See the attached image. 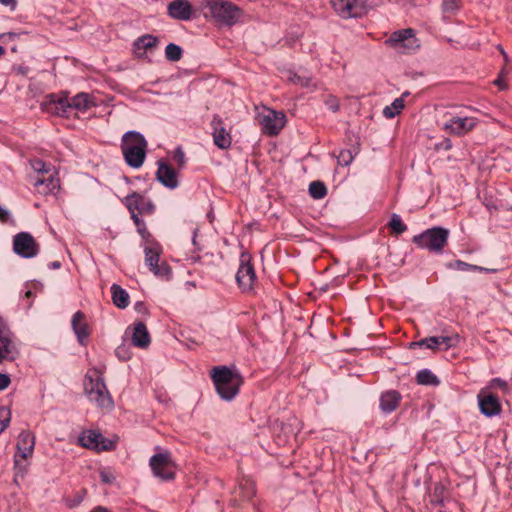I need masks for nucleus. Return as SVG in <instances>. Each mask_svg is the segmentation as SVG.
Instances as JSON below:
<instances>
[{"instance_id":"1","label":"nucleus","mask_w":512,"mask_h":512,"mask_svg":"<svg viewBox=\"0 0 512 512\" xmlns=\"http://www.w3.org/2000/svg\"><path fill=\"white\" fill-rule=\"evenodd\" d=\"M84 392L88 399L94 402L100 409L110 411L114 408L113 398L99 369L94 368L86 374Z\"/></svg>"},{"instance_id":"2","label":"nucleus","mask_w":512,"mask_h":512,"mask_svg":"<svg viewBox=\"0 0 512 512\" xmlns=\"http://www.w3.org/2000/svg\"><path fill=\"white\" fill-rule=\"evenodd\" d=\"M211 378L218 395L225 401L234 399L243 383L242 376L227 366L213 367Z\"/></svg>"},{"instance_id":"3","label":"nucleus","mask_w":512,"mask_h":512,"mask_svg":"<svg viewBox=\"0 0 512 512\" xmlns=\"http://www.w3.org/2000/svg\"><path fill=\"white\" fill-rule=\"evenodd\" d=\"M147 141L134 130L126 132L121 139V151L126 163L132 168H140L146 158Z\"/></svg>"},{"instance_id":"4","label":"nucleus","mask_w":512,"mask_h":512,"mask_svg":"<svg viewBox=\"0 0 512 512\" xmlns=\"http://www.w3.org/2000/svg\"><path fill=\"white\" fill-rule=\"evenodd\" d=\"M449 238V230L443 227H433L415 235L412 242L420 249L433 253H442Z\"/></svg>"},{"instance_id":"5","label":"nucleus","mask_w":512,"mask_h":512,"mask_svg":"<svg viewBox=\"0 0 512 512\" xmlns=\"http://www.w3.org/2000/svg\"><path fill=\"white\" fill-rule=\"evenodd\" d=\"M207 7L213 19L224 26H233L243 14L238 6L226 0H211Z\"/></svg>"},{"instance_id":"6","label":"nucleus","mask_w":512,"mask_h":512,"mask_svg":"<svg viewBox=\"0 0 512 512\" xmlns=\"http://www.w3.org/2000/svg\"><path fill=\"white\" fill-rule=\"evenodd\" d=\"M398 53L406 54L416 51L420 47L412 28L395 31L385 42Z\"/></svg>"},{"instance_id":"7","label":"nucleus","mask_w":512,"mask_h":512,"mask_svg":"<svg viewBox=\"0 0 512 512\" xmlns=\"http://www.w3.org/2000/svg\"><path fill=\"white\" fill-rule=\"evenodd\" d=\"M161 253L162 248L157 243L146 246L144 249L145 264L155 276L168 280L172 270L167 262L160 261Z\"/></svg>"},{"instance_id":"8","label":"nucleus","mask_w":512,"mask_h":512,"mask_svg":"<svg viewBox=\"0 0 512 512\" xmlns=\"http://www.w3.org/2000/svg\"><path fill=\"white\" fill-rule=\"evenodd\" d=\"M149 465L155 477H158L163 481L174 479L175 465L169 452L165 451L154 454L150 458Z\"/></svg>"},{"instance_id":"9","label":"nucleus","mask_w":512,"mask_h":512,"mask_svg":"<svg viewBox=\"0 0 512 512\" xmlns=\"http://www.w3.org/2000/svg\"><path fill=\"white\" fill-rule=\"evenodd\" d=\"M78 442L81 446L96 451H110L113 450L116 445L115 441L93 430L82 432L78 438Z\"/></svg>"},{"instance_id":"10","label":"nucleus","mask_w":512,"mask_h":512,"mask_svg":"<svg viewBox=\"0 0 512 512\" xmlns=\"http://www.w3.org/2000/svg\"><path fill=\"white\" fill-rule=\"evenodd\" d=\"M250 260L251 257L248 253H242L240 256V266L236 274L238 286L244 292L251 291L256 280L255 270Z\"/></svg>"},{"instance_id":"11","label":"nucleus","mask_w":512,"mask_h":512,"mask_svg":"<svg viewBox=\"0 0 512 512\" xmlns=\"http://www.w3.org/2000/svg\"><path fill=\"white\" fill-rule=\"evenodd\" d=\"M13 250L22 258H33L39 252V245L28 232H20L13 238Z\"/></svg>"},{"instance_id":"12","label":"nucleus","mask_w":512,"mask_h":512,"mask_svg":"<svg viewBox=\"0 0 512 512\" xmlns=\"http://www.w3.org/2000/svg\"><path fill=\"white\" fill-rule=\"evenodd\" d=\"M477 122L474 117L451 116L442 124L441 129L447 134L461 136L470 132L477 125Z\"/></svg>"},{"instance_id":"13","label":"nucleus","mask_w":512,"mask_h":512,"mask_svg":"<svg viewBox=\"0 0 512 512\" xmlns=\"http://www.w3.org/2000/svg\"><path fill=\"white\" fill-rule=\"evenodd\" d=\"M262 131L270 136L277 135L285 126L286 116L281 111L267 110L259 116Z\"/></svg>"},{"instance_id":"14","label":"nucleus","mask_w":512,"mask_h":512,"mask_svg":"<svg viewBox=\"0 0 512 512\" xmlns=\"http://www.w3.org/2000/svg\"><path fill=\"white\" fill-rule=\"evenodd\" d=\"M429 503L436 512H445V509L453 505L454 501L451 500L446 486L438 482L434 484L433 490L429 494Z\"/></svg>"},{"instance_id":"15","label":"nucleus","mask_w":512,"mask_h":512,"mask_svg":"<svg viewBox=\"0 0 512 512\" xmlns=\"http://www.w3.org/2000/svg\"><path fill=\"white\" fill-rule=\"evenodd\" d=\"M35 446V437L30 431H22L18 436L17 452L14 456L15 466L20 465L22 459L32 456Z\"/></svg>"},{"instance_id":"16","label":"nucleus","mask_w":512,"mask_h":512,"mask_svg":"<svg viewBox=\"0 0 512 512\" xmlns=\"http://www.w3.org/2000/svg\"><path fill=\"white\" fill-rule=\"evenodd\" d=\"M125 205L131 214H151L153 213L155 206L152 201L145 198L139 193H132L125 198Z\"/></svg>"},{"instance_id":"17","label":"nucleus","mask_w":512,"mask_h":512,"mask_svg":"<svg viewBox=\"0 0 512 512\" xmlns=\"http://www.w3.org/2000/svg\"><path fill=\"white\" fill-rule=\"evenodd\" d=\"M13 337L12 332L0 317V348L3 349L6 355H8V360L11 361L15 360L19 355V351Z\"/></svg>"},{"instance_id":"18","label":"nucleus","mask_w":512,"mask_h":512,"mask_svg":"<svg viewBox=\"0 0 512 512\" xmlns=\"http://www.w3.org/2000/svg\"><path fill=\"white\" fill-rule=\"evenodd\" d=\"M330 2L336 14L343 19L357 17L361 13L359 0H330Z\"/></svg>"},{"instance_id":"19","label":"nucleus","mask_w":512,"mask_h":512,"mask_svg":"<svg viewBox=\"0 0 512 512\" xmlns=\"http://www.w3.org/2000/svg\"><path fill=\"white\" fill-rule=\"evenodd\" d=\"M167 14L174 20L188 21L193 16V8L188 0H174L168 4Z\"/></svg>"},{"instance_id":"20","label":"nucleus","mask_w":512,"mask_h":512,"mask_svg":"<svg viewBox=\"0 0 512 512\" xmlns=\"http://www.w3.org/2000/svg\"><path fill=\"white\" fill-rule=\"evenodd\" d=\"M156 179L165 187L174 189L178 186V176L176 170L169 164L158 161Z\"/></svg>"},{"instance_id":"21","label":"nucleus","mask_w":512,"mask_h":512,"mask_svg":"<svg viewBox=\"0 0 512 512\" xmlns=\"http://www.w3.org/2000/svg\"><path fill=\"white\" fill-rule=\"evenodd\" d=\"M34 187L41 194H49L54 192L60 187V181L56 177V172L53 171L46 175L38 176L34 181Z\"/></svg>"},{"instance_id":"22","label":"nucleus","mask_w":512,"mask_h":512,"mask_svg":"<svg viewBox=\"0 0 512 512\" xmlns=\"http://www.w3.org/2000/svg\"><path fill=\"white\" fill-rule=\"evenodd\" d=\"M213 126V139L216 146L221 149H226L231 145V136L226 131L220 119L214 118L212 121Z\"/></svg>"},{"instance_id":"23","label":"nucleus","mask_w":512,"mask_h":512,"mask_svg":"<svg viewBox=\"0 0 512 512\" xmlns=\"http://www.w3.org/2000/svg\"><path fill=\"white\" fill-rule=\"evenodd\" d=\"M479 398V408L485 416L491 417L500 413L501 406L497 396L495 395H486V396H478Z\"/></svg>"},{"instance_id":"24","label":"nucleus","mask_w":512,"mask_h":512,"mask_svg":"<svg viewBox=\"0 0 512 512\" xmlns=\"http://www.w3.org/2000/svg\"><path fill=\"white\" fill-rule=\"evenodd\" d=\"M131 341L134 346L142 349H145L150 345V334L143 322H137L134 324Z\"/></svg>"},{"instance_id":"25","label":"nucleus","mask_w":512,"mask_h":512,"mask_svg":"<svg viewBox=\"0 0 512 512\" xmlns=\"http://www.w3.org/2000/svg\"><path fill=\"white\" fill-rule=\"evenodd\" d=\"M158 42V38L150 34H145L139 37L133 44L135 55L138 58L144 57L145 52L149 49L155 48Z\"/></svg>"},{"instance_id":"26","label":"nucleus","mask_w":512,"mask_h":512,"mask_svg":"<svg viewBox=\"0 0 512 512\" xmlns=\"http://www.w3.org/2000/svg\"><path fill=\"white\" fill-rule=\"evenodd\" d=\"M401 400V395L396 390H389L384 392L380 397V408L385 413L394 411Z\"/></svg>"},{"instance_id":"27","label":"nucleus","mask_w":512,"mask_h":512,"mask_svg":"<svg viewBox=\"0 0 512 512\" xmlns=\"http://www.w3.org/2000/svg\"><path fill=\"white\" fill-rule=\"evenodd\" d=\"M71 324L78 341L83 344L84 340L89 336L88 326L85 322L84 313L77 311L72 317Z\"/></svg>"},{"instance_id":"28","label":"nucleus","mask_w":512,"mask_h":512,"mask_svg":"<svg viewBox=\"0 0 512 512\" xmlns=\"http://www.w3.org/2000/svg\"><path fill=\"white\" fill-rule=\"evenodd\" d=\"M112 300L116 307L124 309L129 304V294L121 286L113 284L111 286Z\"/></svg>"},{"instance_id":"29","label":"nucleus","mask_w":512,"mask_h":512,"mask_svg":"<svg viewBox=\"0 0 512 512\" xmlns=\"http://www.w3.org/2000/svg\"><path fill=\"white\" fill-rule=\"evenodd\" d=\"M238 490L242 501L251 500L256 493L255 483L249 478H243L239 482Z\"/></svg>"},{"instance_id":"30","label":"nucleus","mask_w":512,"mask_h":512,"mask_svg":"<svg viewBox=\"0 0 512 512\" xmlns=\"http://www.w3.org/2000/svg\"><path fill=\"white\" fill-rule=\"evenodd\" d=\"M93 105L92 97L87 93H79L71 99V107L78 111H86Z\"/></svg>"},{"instance_id":"31","label":"nucleus","mask_w":512,"mask_h":512,"mask_svg":"<svg viewBox=\"0 0 512 512\" xmlns=\"http://www.w3.org/2000/svg\"><path fill=\"white\" fill-rule=\"evenodd\" d=\"M409 93L405 92L401 97L396 98L390 106H386L383 109V115L388 118H394L396 115L400 114V112L403 110L405 104H404V96H407Z\"/></svg>"},{"instance_id":"32","label":"nucleus","mask_w":512,"mask_h":512,"mask_svg":"<svg viewBox=\"0 0 512 512\" xmlns=\"http://www.w3.org/2000/svg\"><path fill=\"white\" fill-rule=\"evenodd\" d=\"M417 383L420 385L437 386L440 381L429 369L420 370L416 375Z\"/></svg>"},{"instance_id":"33","label":"nucleus","mask_w":512,"mask_h":512,"mask_svg":"<svg viewBox=\"0 0 512 512\" xmlns=\"http://www.w3.org/2000/svg\"><path fill=\"white\" fill-rule=\"evenodd\" d=\"M309 193L314 199H322L327 194V188L321 181H313L309 185Z\"/></svg>"},{"instance_id":"34","label":"nucleus","mask_w":512,"mask_h":512,"mask_svg":"<svg viewBox=\"0 0 512 512\" xmlns=\"http://www.w3.org/2000/svg\"><path fill=\"white\" fill-rule=\"evenodd\" d=\"M165 57L167 60L177 62L182 58V49L179 45L169 43L165 48Z\"/></svg>"},{"instance_id":"35","label":"nucleus","mask_w":512,"mask_h":512,"mask_svg":"<svg viewBox=\"0 0 512 512\" xmlns=\"http://www.w3.org/2000/svg\"><path fill=\"white\" fill-rule=\"evenodd\" d=\"M30 165L32 169L37 172L38 176L47 175L53 171H55L54 167L51 165H47L40 159H34L30 161Z\"/></svg>"},{"instance_id":"36","label":"nucleus","mask_w":512,"mask_h":512,"mask_svg":"<svg viewBox=\"0 0 512 512\" xmlns=\"http://www.w3.org/2000/svg\"><path fill=\"white\" fill-rule=\"evenodd\" d=\"M450 268L457 269L460 271H468V270H478V271H487V272H494V269H486L477 265H472L469 263H466L461 260H456L453 264L449 265Z\"/></svg>"},{"instance_id":"37","label":"nucleus","mask_w":512,"mask_h":512,"mask_svg":"<svg viewBox=\"0 0 512 512\" xmlns=\"http://www.w3.org/2000/svg\"><path fill=\"white\" fill-rule=\"evenodd\" d=\"M388 225L392 232L397 235H400L407 230L406 224L402 222V219L398 214H392Z\"/></svg>"},{"instance_id":"38","label":"nucleus","mask_w":512,"mask_h":512,"mask_svg":"<svg viewBox=\"0 0 512 512\" xmlns=\"http://www.w3.org/2000/svg\"><path fill=\"white\" fill-rule=\"evenodd\" d=\"M288 80L301 87H309L312 84V78L307 75H299L295 72H289Z\"/></svg>"},{"instance_id":"39","label":"nucleus","mask_w":512,"mask_h":512,"mask_svg":"<svg viewBox=\"0 0 512 512\" xmlns=\"http://www.w3.org/2000/svg\"><path fill=\"white\" fill-rule=\"evenodd\" d=\"M437 338L439 342V348L443 350L455 347L459 343V336L457 334L454 336H437Z\"/></svg>"},{"instance_id":"40","label":"nucleus","mask_w":512,"mask_h":512,"mask_svg":"<svg viewBox=\"0 0 512 512\" xmlns=\"http://www.w3.org/2000/svg\"><path fill=\"white\" fill-rule=\"evenodd\" d=\"M410 346H411V348H413L415 346H419V347L425 346L426 348L432 349V350L440 349L437 336L425 338L418 342H412L410 344Z\"/></svg>"},{"instance_id":"41","label":"nucleus","mask_w":512,"mask_h":512,"mask_svg":"<svg viewBox=\"0 0 512 512\" xmlns=\"http://www.w3.org/2000/svg\"><path fill=\"white\" fill-rule=\"evenodd\" d=\"M131 218L134 222V224L136 225L137 227V230L139 232V234L145 238L146 235H148V232L146 230V225L144 223V221L142 219L139 218L138 214L137 213H133L131 214Z\"/></svg>"},{"instance_id":"42","label":"nucleus","mask_w":512,"mask_h":512,"mask_svg":"<svg viewBox=\"0 0 512 512\" xmlns=\"http://www.w3.org/2000/svg\"><path fill=\"white\" fill-rule=\"evenodd\" d=\"M71 100L60 98L57 102L56 110L58 115H64L71 109Z\"/></svg>"},{"instance_id":"43","label":"nucleus","mask_w":512,"mask_h":512,"mask_svg":"<svg viewBox=\"0 0 512 512\" xmlns=\"http://www.w3.org/2000/svg\"><path fill=\"white\" fill-rule=\"evenodd\" d=\"M461 0H443L442 7L445 12H454L459 8Z\"/></svg>"},{"instance_id":"44","label":"nucleus","mask_w":512,"mask_h":512,"mask_svg":"<svg viewBox=\"0 0 512 512\" xmlns=\"http://www.w3.org/2000/svg\"><path fill=\"white\" fill-rule=\"evenodd\" d=\"M174 160L177 162L178 166L180 168H182L184 165H185V154L183 152V150L178 147L175 151H174V156H173Z\"/></svg>"},{"instance_id":"45","label":"nucleus","mask_w":512,"mask_h":512,"mask_svg":"<svg viewBox=\"0 0 512 512\" xmlns=\"http://www.w3.org/2000/svg\"><path fill=\"white\" fill-rule=\"evenodd\" d=\"M10 422V411L6 408L0 409V423L6 424L8 426Z\"/></svg>"},{"instance_id":"46","label":"nucleus","mask_w":512,"mask_h":512,"mask_svg":"<svg viewBox=\"0 0 512 512\" xmlns=\"http://www.w3.org/2000/svg\"><path fill=\"white\" fill-rule=\"evenodd\" d=\"M11 383L10 377L8 374L0 373V390L6 389Z\"/></svg>"},{"instance_id":"47","label":"nucleus","mask_w":512,"mask_h":512,"mask_svg":"<svg viewBox=\"0 0 512 512\" xmlns=\"http://www.w3.org/2000/svg\"><path fill=\"white\" fill-rule=\"evenodd\" d=\"M326 105L333 112H336L339 110V103L335 98L328 99L326 101Z\"/></svg>"},{"instance_id":"48","label":"nucleus","mask_w":512,"mask_h":512,"mask_svg":"<svg viewBox=\"0 0 512 512\" xmlns=\"http://www.w3.org/2000/svg\"><path fill=\"white\" fill-rule=\"evenodd\" d=\"M134 309L139 312V313H143V314H147L148 310L146 308V306L144 305L143 302H137L135 303L134 305Z\"/></svg>"},{"instance_id":"49","label":"nucleus","mask_w":512,"mask_h":512,"mask_svg":"<svg viewBox=\"0 0 512 512\" xmlns=\"http://www.w3.org/2000/svg\"><path fill=\"white\" fill-rule=\"evenodd\" d=\"M100 478L104 483H111L113 481L112 475L105 471H101Z\"/></svg>"},{"instance_id":"50","label":"nucleus","mask_w":512,"mask_h":512,"mask_svg":"<svg viewBox=\"0 0 512 512\" xmlns=\"http://www.w3.org/2000/svg\"><path fill=\"white\" fill-rule=\"evenodd\" d=\"M8 218H9L8 210H6L2 206H0V221L1 222H6L8 220Z\"/></svg>"},{"instance_id":"51","label":"nucleus","mask_w":512,"mask_h":512,"mask_svg":"<svg viewBox=\"0 0 512 512\" xmlns=\"http://www.w3.org/2000/svg\"><path fill=\"white\" fill-rule=\"evenodd\" d=\"M125 353H126V348H125V346L118 347V348L116 349V355H117L120 359H122V360H126V359H128V357H126V356H125Z\"/></svg>"},{"instance_id":"52","label":"nucleus","mask_w":512,"mask_h":512,"mask_svg":"<svg viewBox=\"0 0 512 512\" xmlns=\"http://www.w3.org/2000/svg\"><path fill=\"white\" fill-rule=\"evenodd\" d=\"M0 3L4 6H9L11 8V10H14L17 5L16 0H0Z\"/></svg>"},{"instance_id":"53","label":"nucleus","mask_w":512,"mask_h":512,"mask_svg":"<svg viewBox=\"0 0 512 512\" xmlns=\"http://www.w3.org/2000/svg\"><path fill=\"white\" fill-rule=\"evenodd\" d=\"M492 383L496 386H499V387H506V383L505 381H503L502 379L500 378H495L493 379Z\"/></svg>"},{"instance_id":"54","label":"nucleus","mask_w":512,"mask_h":512,"mask_svg":"<svg viewBox=\"0 0 512 512\" xmlns=\"http://www.w3.org/2000/svg\"><path fill=\"white\" fill-rule=\"evenodd\" d=\"M494 84L497 85L500 89H504L505 88V85H504V82H503V79L501 77H498L495 81H494Z\"/></svg>"},{"instance_id":"55","label":"nucleus","mask_w":512,"mask_h":512,"mask_svg":"<svg viewBox=\"0 0 512 512\" xmlns=\"http://www.w3.org/2000/svg\"><path fill=\"white\" fill-rule=\"evenodd\" d=\"M61 263L59 261H53L49 264V267L52 269H58L60 268Z\"/></svg>"},{"instance_id":"56","label":"nucleus","mask_w":512,"mask_h":512,"mask_svg":"<svg viewBox=\"0 0 512 512\" xmlns=\"http://www.w3.org/2000/svg\"><path fill=\"white\" fill-rule=\"evenodd\" d=\"M5 359L8 360V355H6V353L3 351V349L0 348V362H2Z\"/></svg>"},{"instance_id":"57","label":"nucleus","mask_w":512,"mask_h":512,"mask_svg":"<svg viewBox=\"0 0 512 512\" xmlns=\"http://www.w3.org/2000/svg\"><path fill=\"white\" fill-rule=\"evenodd\" d=\"M445 149H450L452 147L451 141L449 139H446L443 143Z\"/></svg>"},{"instance_id":"58","label":"nucleus","mask_w":512,"mask_h":512,"mask_svg":"<svg viewBox=\"0 0 512 512\" xmlns=\"http://www.w3.org/2000/svg\"><path fill=\"white\" fill-rule=\"evenodd\" d=\"M347 154H348V158L346 160H344L346 165H348L349 162L352 160V156H351L350 152H347Z\"/></svg>"},{"instance_id":"59","label":"nucleus","mask_w":512,"mask_h":512,"mask_svg":"<svg viewBox=\"0 0 512 512\" xmlns=\"http://www.w3.org/2000/svg\"><path fill=\"white\" fill-rule=\"evenodd\" d=\"M7 428L6 424L0 423V433H2Z\"/></svg>"},{"instance_id":"60","label":"nucleus","mask_w":512,"mask_h":512,"mask_svg":"<svg viewBox=\"0 0 512 512\" xmlns=\"http://www.w3.org/2000/svg\"><path fill=\"white\" fill-rule=\"evenodd\" d=\"M32 291L28 290L25 294L26 297L30 298L32 296Z\"/></svg>"},{"instance_id":"61","label":"nucleus","mask_w":512,"mask_h":512,"mask_svg":"<svg viewBox=\"0 0 512 512\" xmlns=\"http://www.w3.org/2000/svg\"><path fill=\"white\" fill-rule=\"evenodd\" d=\"M4 53H5V49L2 46H0V56L4 55Z\"/></svg>"},{"instance_id":"62","label":"nucleus","mask_w":512,"mask_h":512,"mask_svg":"<svg viewBox=\"0 0 512 512\" xmlns=\"http://www.w3.org/2000/svg\"><path fill=\"white\" fill-rule=\"evenodd\" d=\"M340 156L343 158V160H346V159H347V156H345V153H344V152H341V155H340Z\"/></svg>"},{"instance_id":"63","label":"nucleus","mask_w":512,"mask_h":512,"mask_svg":"<svg viewBox=\"0 0 512 512\" xmlns=\"http://www.w3.org/2000/svg\"><path fill=\"white\" fill-rule=\"evenodd\" d=\"M500 52H501V54H502V55H505V54H506V52L503 50V48H502V47H500Z\"/></svg>"},{"instance_id":"64","label":"nucleus","mask_w":512,"mask_h":512,"mask_svg":"<svg viewBox=\"0 0 512 512\" xmlns=\"http://www.w3.org/2000/svg\"><path fill=\"white\" fill-rule=\"evenodd\" d=\"M503 57H504L505 61H508V56H507V54L503 55Z\"/></svg>"}]
</instances>
